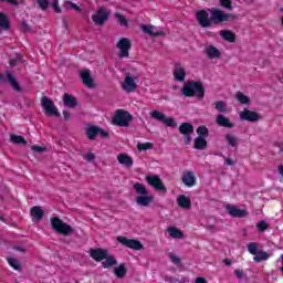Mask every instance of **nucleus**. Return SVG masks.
<instances>
[{"instance_id":"2","label":"nucleus","mask_w":283,"mask_h":283,"mask_svg":"<svg viewBox=\"0 0 283 283\" xmlns=\"http://www.w3.org/2000/svg\"><path fill=\"white\" fill-rule=\"evenodd\" d=\"M181 94L184 96H196L197 98L205 97V86H202L201 82H187L181 90Z\"/></svg>"},{"instance_id":"1","label":"nucleus","mask_w":283,"mask_h":283,"mask_svg":"<svg viewBox=\"0 0 283 283\" xmlns=\"http://www.w3.org/2000/svg\"><path fill=\"white\" fill-rule=\"evenodd\" d=\"M133 189H135L137 193L135 202L138 205V207H149L151 202H154V195L149 193V190L147 187H145V185L136 182L133 185Z\"/></svg>"},{"instance_id":"30","label":"nucleus","mask_w":283,"mask_h":283,"mask_svg":"<svg viewBox=\"0 0 283 283\" xmlns=\"http://www.w3.org/2000/svg\"><path fill=\"white\" fill-rule=\"evenodd\" d=\"M220 36L223 38L224 41H228V43H235V33L229 30H222L220 31Z\"/></svg>"},{"instance_id":"55","label":"nucleus","mask_w":283,"mask_h":283,"mask_svg":"<svg viewBox=\"0 0 283 283\" xmlns=\"http://www.w3.org/2000/svg\"><path fill=\"white\" fill-rule=\"evenodd\" d=\"M279 264H281V266H279L277 269L283 273V254L279 259Z\"/></svg>"},{"instance_id":"5","label":"nucleus","mask_w":283,"mask_h":283,"mask_svg":"<svg viewBox=\"0 0 283 283\" xmlns=\"http://www.w3.org/2000/svg\"><path fill=\"white\" fill-rule=\"evenodd\" d=\"M210 21H212V23H224L227 21H235L238 19L235 13H226L224 11L216 8L210 10Z\"/></svg>"},{"instance_id":"32","label":"nucleus","mask_w":283,"mask_h":283,"mask_svg":"<svg viewBox=\"0 0 283 283\" xmlns=\"http://www.w3.org/2000/svg\"><path fill=\"white\" fill-rule=\"evenodd\" d=\"M179 132L184 135V136H190V134H193V125L189 124V123H182L179 126Z\"/></svg>"},{"instance_id":"53","label":"nucleus","mask_w":283,"mask_h":283,"mask_svg":"<svg viewBox=\"0 0 283 283\" xmlns=\"http://www.w3.org/2000/svg\"><path fill=\"white\" fill-rule=\"evenodd\" d=\"M234 275L238 280H242V277H244V272L242 270H234Z\"/></svg>"},{"instance_id":"48","label":"nucleus","mask_w":283,"mask_h":283,"mask_svg":"<svg viewBox=\"0 0 283 283\" xmlns=\"http://www.w3.org/2000/svg\"><path fill=\"white\" fill-rule=\"evenodd\" d=\"M38 6L41 8V10H48L50 2L48 0H38Z\"/></svg>"},{"instance_id":"45","label":"nucleus","mask_w":283,"mask_h":283,"mask_svg":"<svg viewBox=\"0 0 283 283\" xmlns=\"http://www.w3.org/2000/svg\"><path fill=\"white\" fill-rule=\"evenodd\" d=\"M256 229L261 232L266 231V229H269V223H266V221L262 220L256 224Z\"/></svg>"},{"instance_id":"62","label":"nucleus","mask_w":283,"mask_h":283,"mask_svg":"<svg viewBox=\"0 0 283 283\" xmlns=\"http://www.w3.org/2000/svg\"><path fill=\"white\" fill-rule=\"evenodd\" d=\"M15 250L21 251L22 253H25V248L17 247Z\"/></svg>"},{"instance_id":"37","label":"nucleus","mask_w":283,"mask_h":283,"mask_svg":"<svg viewBox=\"0 0 283 283\" xmlns=\"http://www.w3.org/2000/svg\"><path fill=\"white\" fill-rule=\"evenodd\" d=\"M214 108L217 112H220L221 114H227L229 109L227 108V103L224 101H218L214 103Z\"/></svg>"},{"instance_id":"6","label":"nucleus","mask_w":283,"mask_h":283,"mask_svg":"<svg viewBox=\"0 0 283 283\" xmlns=\"http://www.w3.org/2000/svg\"><path fill=\"white\" fill-rule=\"evenodd\" d=\"M51 227L56 231V233H61L62 235H70L71 233H74V229L57 217L51 218Z\"/></svg>"},{"instance_id":"40","label":"nucleus","mask_w":283,"mask_h":283,"mask_svg":"<svg viewBox=\"0 0 283 283\" xmlns=\"http://www.w3.org/2000/svg\"><path fill=\"white\" fill-rule=\"evenodd\" d=\"M137 149L138 151H147V149H154V143H150V142L138 143Z\"/></svg>"},{"instance_id":"33","label":"nucleus","mask_w":283,"mask_h":283,"mask_svg":"<svg viewBox=\"0 0 283 283\" xmlns=\"http://www.w3.org/2000/svg\"><path fill=\"white\" fill-rule=\"evenodd\" d=\"M3 30H10V20L6 13L0 12V32Z\"/></svg>"},{"instance_id":"51","label":"nucleus","mask_w":283,"mask_h":283,"mask_svg":"<svg viewBox=\"0 0 283 283\" xmlns=\"http://www.w3.org/2000/svg\"><path fill=\"white\" fill-rule=\"evenodd\" d=\"M96 158V155L94 153H88L84 156V160H87V163H92Z\"/></svg>"},{"instance_id":"25","label":"nucleus","mask_w":283,"mask_h":283,"mask_svg":"<svg viewBox=\"0 0 283 283\" xmlns=\"http://www.w3.org/2000/svg\"><path fill=\"white\" fill-rule=\"evenodd\" d=\"M216 123L219 125V127H227L228 129H232L233 127V124L229 120V118L224 117L222 114L217 115Z\"/></svg>"},{"instance_id":"23","label":"nucleus","mask_w":283,"mask_h":283,"mask_svg":"<svg viewBox=\"0 0 283 283\" xmlns=\"http://www.w3.org/2000/svg\"><path fill=\"white\" fill-rule=\"evenodd\" d=\"M117 161L124 167H132L134 165V159H132V157L125 153L117 155Z\"/></svg>"},{"instance_id":"20","label":"nucleus","mask_w":283,"mask_h":283,"mask_svg":"<svg viewBox=\"0 0 283 283\" xmlns=\"http://www.w3.org/2000/svg\"><path fill=\"white\" fill-rule=\"evenodd\" d=\"M90 255H91V258H93V260H95V262H103V260H105V258H107L108 252H107V250L96 248V249L90 250Z\"/></svg>"},{"instance_id":"31","label":"nucleus","mask_w":283,"mask_h":283,"mask_svg":"<svg viewBox=\"0 0 283 283\" xmlns=\"http://www.w3.org/2000/svg\"><path fill=\"white\" fill-rule=\"evenodd\" d=\"M98 132H101V127H96L92 125L86 127V136L90 140H94V138L98 136Z\"/></svg>"},{"instance_id":"26","label":"nucleus","mask_w":283,"mask_h":283,"mask_svg":"<svg viewBox=\"0 0 283 283\" xmlns=\"http://www.w3.org/2000/svg\"><path fill=\"white\" fill-rule=\"evenodd\" d=\"M63 103L66 107H70L71 109H74L78 105V102L76 101V97L65 93L63 96Z\"/></svg>"},{"instance_id":"7","label":"nucleus","mask_w":283,"mask_h":283,"mask_svg":"<svg viewBox=\"0 0 283 283\" xmlns=\"http://www.w3.org/2000/svg\"><path fill=\"white\" fill-rule=\"evenodd\" d=\"M198 137L193 142L195 149H207V136H209V128L207 126H199L197 128Z\"/></svg>"},{"instance_id":"35","label":"nucleus","mask_w":283,"mask_h":283,"mask_svg":"<svg viewBox=\"0 0 283 283\" xmlns=\"http://www.w3.org/2000/svg\"><path fill=\"white\" fill-rule=\"evenodd\" d=\"M116 264V259L112 255H106L104 261L102 262V266L104 269H109L111 266H114Z\"/></svg>"},{"instance_id":"22","label":"nucleus","mask_w":283,"mask_h":283,"mask_svg":"<svg viewBox=\"0 0 283 283\" xmlns=\"http://www.w3.org/2000/svg\"><path fill=\"white\" fill-rule=\"evenodd\" d=\"M181 180L186 187H195L196 185V175H193V171H187L181 177Z\"/></svg>"},{"instance_id":"58","label":"nucleus","mask_w":283,"mask_h":283,"mask_svg":"<svg viewBox=\"0 0 283 283\" xmlns=\"http://www.w3.org/2000/svg\"><path fill=\"white\" fill-rule=\"evenodd\" d=\"M279 174L281 176V182H283V166H279Z\"/></svg>"},{"instance_id":"11","label":"nucleus","mask_w":283,"mask_h":283,"mask_svg":"<svg viewBox=\"0 0 283 283\" xmlns=\"http://www.w3.org/2000/svg\"><path fill=\"white\" fill-rule=\"evenodd\" d=\"M150 117L154 118V120L164 123V125H166V127H176L178 125L176 123V119H174V117H167L166 114H163L158 111L150 112Z\"/></svg>"},{"instance_id":"36","label":"nucleus","mask_w":283,"mask_h":283,"mask_svg":"<svg viewBox=\"0 0 283 283\" xmlns=\"http://www.w3.org/2000/svg\"><path fill=\"white\" fill-rule=\"evenodd\" d=\"M269 259V253L259 250L255 255L253 256L254 262H264Z\"/></svg>"},{"instance_id":"21","label":"nucleus","mask_w":283,"mask_h":283,"mask_svg":"<svg viewBox=\"0 0 283 283\" xmlns=\"http://www.w3.org/2000/svg\"><path fill=\"white\" fill-rule=\"evenodd\" d=\"M197 21L201 28H209L211 25V20H209V13L205 10L197 11Z\"/></svg>"},{"instance_id":"56","label":"nucleus","mask_w":283,"mask_h":283,"mask_svg":"<svg viewBox=\"0 0 283 283\" xmlns=\"http://www.w3.org/2000/svg\"><path fill=\"white\" fill-rule=\"evenodd\" d=\"M185 145H190L191 144V136L186 135L184 138Z\"/></svg>"},{"instance_id":"14","label":"nucleus","mask_w":283,"mask_h":283,"mask_svg":"<svg viewBox=\"0 0 283 283\" xmlns=\"http://www.w3.org/2000/svg\"><path fill=\"white\" fill-rule=\"evenodd\" d=\"M109 19V12H107V9L99 8L93 15L92 21L95 23V25H105V22Z\"/></svg>"},{"instance_id":"34","label":"nucleus","mask_w":283,"mask_h":283,"mask_svg":"<svg viewBox=\"0 0 283 283\" xmlns=\"http://www.w3.org/2000/svg\"><path fill=\"white\" fill-rule=\"evenodd\" d=\"M114 273L116 277H125L127 275V268H125V264H119L117 268L114 269Z\"/></svg>"},{"instance_id":"61","label":"nucleus","mask_w":283,"mask_h":283,"mask_svg":"<svg viewBox=\"0 0 283 283\" xmlns=\"http://www.w3.org/2000/svg\"><path fill=\"white\" fill-rule=\"evenodd\" d=\"M223 263L226 264V266H231V260L229 259H224Z\"/></svg>"},{"instance_id":"46","label":"nucleus","mask_w":283,"mask_h":283,"mask_svg":"<svg viewBox=\"0 0 283 283\" xmlns=\"http://www.w3.org/2000/svg\"><path fill=\"white\" fill-rule=\"evenodd\" d=\"M220 6L226 8V10H233V6L231 4V0H219Z\"/></svg>"},{"instance_id":"63","label":"nucleus","mask_w":283,"mask_h":283,"mask_svg":"<svg viewBox=\"0 0 283 283\" xmlns=\"http://www.w3.org/2000/svg\"><path fill=\"white\" fill-rule=\"evenodd\" d=\"M22 24H23V27H24L27 30H29V29H30V27L28 25V23L22 22Z\"/></svg>"},{"instance_id":"59","label":"nucleus","mask_w":283,"mask_h":283,"mask_svg":"<svg viewBox=\"0 0 283 283\" xmlns=\"http://www.w3.org/2000/svg\"><path fill=\"white\" fill-rule=\"evenodd\" d=\"M224 163L229 166H233L235 164L231 158H227Z\"/></svg>"},{"instance_id":"41","label":"nucleus","mask_w":283,"mask_h":283,"mask_svg":"<svg viewBox=\"0 0 283 283\" xmlns=\"http://www.w3.org/2000/svg\"><path fill=\"white\" fill-rule=\"evenodd\" d=\"M10 140L14 145H27V143H28V142H25V138H23L22 136H19V135H11Z\"/></svg>"},{"instance_id":"57","label":"nucleus","mask_w":283,"mask_h":283,"mask_svg":"<svg viewBox=\"0 0 283 283\" xmlns=\"http://www.w3.org/2000/svg\"><path fill=\"white\" fill-rule=\"evenodd\" d=\"M71 8H73V10H76L77 12H81V8L78 6H76L75 3L73 2H69Z\"/></svg>"},{"instance_id":"50","label":"nucleus","mask_w":283,"mask_h":283,"mask_svg":"<svg viewBox=\"0 0 283 283\" xmlns=\"http://www.w3.org/2000/svg\"><path fill=\"white\" fill-rule=\"evenodd\" d=\"M3 3H9V6H13V8H17L20 6V2L18 0H0Z\"/></svg>"},{"instance_id":"18","label":"nucleus","mask_w":283,"mask_h":283,"mask_svg":"<svg viewBox=\"0 0 283 283\" xmlns=\"http://www.w3.org/2000/svg\"><path fill=\"white\" fill-rule=\"evenodd\" d=\"M227 211L232 218H247V216H249V211L240 209L233 205H228Z\"/></svg>"},{"instance_id":"19","label":"nucleus","mask_w":283,"mask_h":283,"mask_svg":"<svg viewBox=\"0 0 283 283\" xmlns=\"http://www.w3.org/2000/svg\"><path fill=\"white\" fill-rule=\"evenodd\" d=\"M172 76L175 81H177L178 83H182L185 82V78H187V71L185 70V67H182L181 64H175Z\"/></svg>"},{"instance_id":"47","label":"nucleus","mask_w":283,"mask_h":283,"mask_svg":"<svg viewBox=\"0 0 283 283\" xmlns=\"http://www.w3.org/2000/svg\"><path fill=\"white\" fill-rule=\"evenodd\" d=\"M32 151H35L36 154H43V151H48V148L39 145H34L31 147Z\"/></svg>"},{"instance_id":"29","label":"nucleus","mask_w":283,"mask_h":283,"mask_svg":"<svg viewBox=\"0 0 283 283\" xmlns=\"http://www.w3.org/2000/svg\"><path fill=\"white\" fill-rule=\"evenodd\" d=\"M167 231L170 238H174L175 240H182V238H185V233L176 227H170L167 229Z\"/></svg>"},{"instance_id":"15","label":"nucleus","mask_w":283,"mask_h":283,"mask_svg":"<svg viewBox=\"0 0 283 283\" xmlns=\"http://www.w3.org/2000/svg\"><path fill=\"white\" fill-rule=\"evenodd\" d=\"M80 77L85 87H88L90 90L94 87V78H92V72H90V70L83 69L80 71Z\"/></svg>"},{"instance_id":"27","label":"nucleus","mask_w":283,"mask_h":283,"mask_svg":"<svg viewBox=\"0 0 283 283\" xmlns=\"http://www.w3.org/2000/svg\"><path fill=\"white\" fill-rule=\"evenodd\" d=\"M30 213L33 220H43V217L45 216V212L43 211L41 206H34L33 208H31Z\"/></svg>"},{"instance_id":"39","label":"nucleus","mask_w":283,"mask_h":283,"mask_svg":"<svg viewBox=\"0 0 283 283\" xmlns=\"http://www.w3.org/2000/svg\"><path fill=\"white\" fill-rule=\"evenodd\" d=\"M235 98L241 103V105H249V102L251 101L249 96L244 95L242 92H238L235 94Z\"/></svg>"},{"instance_id":"16","label":"nucleus","mask_w":283,"mask_h":283,"mask_svg":"<svg viewBox=\"0 0 283 283\" xmlns=\"http://www.w3.org/2000/svg\"><path fill=\"white\" fill-rule=\"evenodd\" d=\"M240 118H241V120H248L249 123H258V120H260V114L244 108L240 113Z\"/></svg>"},{"instance_id":"60","label":"nucleus","mask_w":283,"mask_h":283,"mask_svg":"<svg viewBox=\"0 0 283 283\" xmlns=\"http://www.w3.org/2000/svg\"><path fill=\"white\" fill-rule=\"evenodd\" d=\"M63 116H64L65 120H70V112L63 111Z\"/></svg>"},{"instance_id":"13","label":"nucleus","mask_w":283,"mask_h":283,"mask_svg":"<svg viewBox=\"0 0 283 283\" xmlns=\"http://www.w3.org/2000/svg\"><path fill=\"white\" fill-rule=\"evenodd\" d=\"M42 107L49 116H61V113H59V108H56V105H54V102L52 99L48 98L46 96L42 97Z\"/></svg>"},{"instance_id":"64","label":"nucleus","mask_w":283,"mask_h":283,"mask_svg":"<svg viewBox=\"0 0 283 283\" xmlns=\"http://www.w3.org/2000/svg\"><path fill=\"white\" fill-rule=\"evenodd\" d=\"M10 65L13 66V65H15V63L11 61V62H10Z\"/></svg>"},{"instance_id":"43","label":"nucleus","mask_w":283,"mask_h":283,"mask_svg":"<svg viewBox=\"0 0 283 283\" xmlns=\"http://www.w3.org/2000/svg\"><path fill=\"white\" fill-rule=\"evenodd\" d=\"M226 140L230 145V147H238V137L233 135H227Z\"/></svg>"},{"instance_id":"49","label":"nucleus","mask_w":283,"mask_h":283,"mask_svg":"<svg viewBox=\"0 0 283 283\" xmlns=\"http://www.w3.org/2000/svg\"><path fill=\"white\" fill-rule=\"evenodd\" d=\"M169 259H170V261L172 262V264H180V256L170 253V254H169Z\"/></svg>"},{"instance_id":"28","label":"nucleus","mask_w":283,"mask_h":283,"mask_svg":"<svg viewBox=\"0 0 283 283\" xmlns=\"http://www.w3.org/2000/svg\"><path fill=\"white\" fill-rule=\"evenodd\" d=\"M206 54H207L208 59H211V60L220 59V55H221L220 50H218V48H216L213 45L207 46Z\"/></svg>"},{"instance_id":"54","label":"nucleus","mask_w":283,"mask_h":283,"mask_svg":"<svg viewBox=\"0 0 283 283\" xmlns=\"http://www.w3.org/2000/svg\"><path fill=\"white\" fill-rule=\"evenodd\" d=\"M98 134L102 138H109V133L107 130H103V128H99Z\"/></svg>"},{"instance_id":"9","label":"nucleus","mask_w":283,"mask_h":283,"mask_svg":"<svg viewBox=\"0 0 283 283\" xmlns=\"http://www.w3.org/2000/svg\"><path fill=\"white\" fill-rule=\"evenodd\" d=\"M119 59H129V51L132 50V41L127 38H120L116 44Z\"/></svg>"},{"instance_id":"44","label":"nucleus","mask_w":283,"mask_h":283,"mask_svg":"<svg viewBox=\"0 0 283 283\" xmlns=\"http://www.w3.org/2000/svg\"><path fill=\"white\" fill-rule=\"evenodd\" d=\"M248 251L251 255H255L260 250H258V243L251 242L248 244Z\"/></svg>"},{"instance_id":"4","label":"nucleus","mask_w":283,"mask_h":283,"mask_svg":"<svg viewBox=\"0 0 283 283\" xmlns=\"http://www.w3.org/2000/svg\"><path fill=\"white\" fill-rule=\"evenodd\" d=\"M0 83L2 85H8L13 90V92H17L18 94H21L23 92V87L19 83V80L12 74L10 71H6L4 74H0Z\"/></svg>"},{"instance_id":"12","label":"nucleus","mask_w":283,"mask_h":283,"mask_svg":"<svg viewBox=\"0 0 283 283\" xmlns=\"http://www.w3.org/2000/svg\"><path fill=\"white\" fill-rule=\"evenodd\" d=\"M146 181L155 191H164V193H167V187H165L163 179H160L158 175L146 176Z\"/></svg>"},{"instance_id":"38","label":"nucleus","mask_w":283,"mask_h":283,"mask_svg":"<svg viewBox=\"0 0 283 283\" xmlns=\"http://www.w3.org/2000/svg\"><path fill=\"white\" fill-rule=\"evenodd\" d=\"M8 264H10L12 266V269H14V271H21V263H19V260H17L15 258L9 256L7 258Z\"/></svg>"},{"instance_id":"42","label":"nucleus","mask_w":283,"mask_h":283,"mask_svg":"<svg viewBox=\"0 0 283 283\" xmlns=\"http://www.w3.org/2000/svg\"><path fill=\"white\" fill-rule=\"evenodd\" d=\"M115 18L117 19L119 25L127 28L129 22L127 21V18H125V15H123L120 13H115Z\"/></svg>"},{"instance_id":"52","label":"nucleus","mask_w":283,"mask_h":283,"mask_svg":"<svg viewBox=\"0 0 283 283\" xmlns=\"http://www.w3.org/2000/svg\"><path fill=\"white\" fill-rule=\"evenodd\" d=\"M52 8L54 9L55 12H57V14H61V7H59V0H54L52 2Z\"/></svg>"},{"instance_id":"10","label":"nucleus","mask_w":283,"mask_h":283,"mask_svg":"<svg viewBox=\"0 0 283 283\" xmlns=\"http://www.w3.org/2000/svg\"><path fill=\"white\" fill-rule=\"evenodd\" d=\"M117 242L133 251H143V249H145L139 240L128 239L127 237H117Z\"/></svg>"},{"instance_id":"8","label":"nucleus","mask_w":283,"mask_h":283,"mask_svg":"<svg viewBox=\"0 0 283 283\" xmlns=\"http://www.w3.org/2000/svg\"><path fill=\"white\" fill-rule=\"evenodd\" d=\"M134 117L132 116V114H129V112L124 111V109H118L115 113L113 123H114V125H117V127H129V122Z\"/></svg>"},{"instance_id":"24","label":"nucleus","mask_w":283,"mask_h":283,"mask_svg":"<svg viewBox=\"0 0 283 283\" xmlns=\"http://www.w3.org/2000/svg\"><path fill=\"white\" fill-rule=\"evenodd\" d=\"M177 205L181 209H191V199L185 195H179L177 198Z\"/></svg>"},{"instance_id":"3","label":"nucleus","mask_w":283,"mask_h":283,"mask_svg":"<svg viewBox=\"0 0 283 283\" xmlns=\"http://www.w3.org/2000/svg\"><path fill=\"white\" fill-rule=\"evenodd\" d=\"M138 75L136 73L126 72L124 81L120 83L123 92L132 94L138 90Z\"/></svg>"},{"instance_id":"17","label":"nucleus","mask_w":283,"mask_h":283,"mask_svg":"<svg viewBox=\"0 0 283 283\" xmlns=\"http://www.w3.org/2000/svg\"><path fill=\"white\" fill-rule=\"evenodd\" d=\"M140 28L145 34H149L150 36H165V31L158 30L157 27L151 24H142Z\"/></svg>"}]
</instances>
